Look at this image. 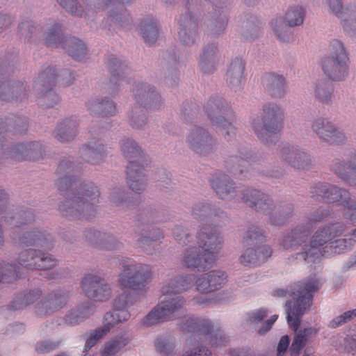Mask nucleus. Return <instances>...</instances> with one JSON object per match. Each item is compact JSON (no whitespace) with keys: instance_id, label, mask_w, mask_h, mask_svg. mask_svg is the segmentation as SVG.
Returning <instances> with one entry per match:
<instances>
[{"instance_id":"nucleus-1","label":"nucleus","mask_w":356,"mask_h":356,"mask_svg":"<svg viewBox=\"0 0 356 356\" xmlns=\"http://www.w3.org/2000/svg\"><path fill=\"white\" fill-rule=\"evenodd\" d=\"M75 172V165L70 160H63L58 165L56 185L66 196L59 204V211L70 219L89 220L97 214L100 191L92 182H79Z\"/></svg>"},{"instance_id":"nucleus-2","label":"nucleus","mask_w":356,"mask_h":356,"mask_svg":"<svg viewBox=\"0 0 356 356\" xmlns=\"http://www.w3.org/2000/svg\"><path fill=\"white\" fill-rule=\"evenodd\" d=\"M4 221L13 225L10 237L13 242L23 248L35 247L44 250L53 248L52 238L46 232L33 229L25 231V226L34 220L30 210H20L12 216L3 217ZM18 263L21 266L37 270H47L57 264V260L51 254L38 249H27L20 252Z\"/></svg>"},{"instance_id":"nucleus-3","label":"nucleus","mask_w":356,"mask_h":356,"mask_svg":"<svg viewBox=\"0 0 356 356\" xmlns=\"http://www.w3.org/2000/svg\"><path fill=\"white\" fill-rule=\"evenodd\" d=\"M173 235L179 244L188 245L181 259V264L197 271H204L211 266L222 242L220 234L210 225L200 227L195 241L181 226L175 227Z\"/></svg>"},{"instance_id":"nucleus-4","label":"nucleus","mask_w":356,"mask_h":356,"mask_svg":"<svg viewBox=\"0 0 356 356\" xmlns=\"http://www.w3.org/2000/svg\"><path fill=\"white\" fill-rule=\"evenodd\" d=\"M194 275L178 276L168 282L162 287L165 297L145 316L143 324L152 325L159 321H169L174 318L175 313L181 310L185 305V300L179 296H172L187 290L195 280Z\"/></svg>"},{"instance_id":"nucleus-5","label":"nucleus","mask_w":356,"mask_h":356,"mask_svg":"<svg viewBox=\"0 0 356 356\" xmlns=\"http://www.w3.org/2000/svg\"><path fill=\"white\" fill-rule=\"evenodd\" d=\"M346 229V225L342 222H334L325 225L317 229L311 237L305 242V245H297L293 248H284L288 250L297 251L291 256L292 261H305L307 264L315 263L323 252H320L319 248L330 243L336 237L341 235Z\"/></svg>"},{"instance_id":"nucleus-6","label":"nucleus","mask_w":356,"mask_h":356,"mask_svg":"<svg viewBox=\"0 0 356 356\" xmlns=\"http://www.w3.org/2000/svg\"><path fill=\"white\" fill-rule=\"evenodd\" d=\"M319 289L318 280L314 277L309 278L305 283L299 286L297 291L288 289H278L273 291V296L284 297L289 295L293 296V305L291 307L289 301L286 302L287 307V322L290 327L295 330L300 327L302 314L309 309L312 303V293Z\"/></svg>"},{"instance_id":"nucleus-7","label":"nucleus","mask_w":356,"mask_h":356,"mask_svg":"<svg viewBox=\"0 0 356 356\" xmlns=\"http://www.w3.org/2000/svg\"><path fill=\"white\" fill-rule=\"evenodd\" d=\"M241 199L257 212L268 216L269 222L273 225H284L293 211L291 203L282 202L275 205L268 195L256 189L245 190Z\"/></svg>"},{"instance_id":"nucleus-8","label":"nucleus","mask_w":356,"mask_h":356,"mask_svg":"<svg viewBox=\"0 0 356 356\" xmlns=\"http://www.w3.org/2000/svg\"><path fill=\"white\" fill-rule=\"evenodd\" d=\"M263 115L252 118L250 124L257 138L266 145L274 143L284 127V113L282 107L273 102L262 106Z\"/></svg>"},{"instance_id":"nucleus-9","label":"nucleus","mask_w":356,"mask_h":356,"mask_svg":"<svg viewBox=\"0 0 356 356\" xmlns=\"http://www.w3.org/2000/svg\"><path fill=\"white\" fill-rule=\"evenodd\" d=\"M131 0H85L86 17L90 14L107 11L108 15L103 25L109 30L117 31L129 29L132 24L130 14L123 6Z\"/></svg>"},{"instance_id":"nucleus-10","label":"nucleus","mask_w":356,"mask_h":356,"mask_svg":"<svg viewBox=\"0 0 356 356\" xmlns=\"http://www.w3.org/2000/svg\"><path fill=\"white\" fill-rule=\"evenodd\" d=\"M199 110L193 103H187L184 106V120L191 124L186 135V143L193 152L207 155L214 149L216 140L206 129L196 124L200 122Z\"/></svg>"},{"instance_id":"nucleus-11","label":"nucleus","mask_w":356,"mask_h":356,"mask_svg":"<svg viewBox=\"0 0 356 356\" xmlns=\"http://www.w3.org/2000/svg\"><path fill=\"white\" fill-rule=\"evenodd\" d=\"M133 93L136 102L129 114V123L132 128L139 129L147 122L145 111L159 110L163 107V102L154 87L146 83H136Z\"/></svg>"},{"instance_id":"nucleus-12","label":"nucleus","mask_w":356,"mask_h":356,"mask_svg":"<svg viewBox=\"0 0 356 356\" xmlns=\"http://www.w3.org/2000/svg\"><path fill=\"white\" fill-rule=\"evenodd\" d=\"M310 193L318 201L343 206V218L353 224L356 223V201H351L348 190L329 183L318 182L311 186ZM353 234L356 236V228L353 231Z\"/></svg>"},{"instance_id":"nucleus-13","label":"nucleus","mask_w":356,"mask_h":356,"mask_svg":"<svg viewBox=\"0 0 356 356\" xmlns=\"http://www.w3.org/2000/svg\"><path fill=\"white\" fill-rule=\"evenodd\" d=\"M121 151L129 161L127 168V179L129 187L133 191L140 193L147 186V178L143 166L138 162L141 157V148L131 138H123L120 142Z\"/></svg>"},{"instance_id":"nucleus-14","label":"nucleus","mask_w":356,"mask_h":356,"mask_svg":"<svg viewBox=\"0 0 356 356\" xmlns=\"http://www.w3.org/2000/svg\"><path fill=\"white\" fill-rule=\"evenodd\" d=\"M349 56L343 44L333 40L330 44V54L322 58L321 70L326 78L332 81H343L349 75Z\"/></svg>"},{"instance_id":"nucleus-15","label":"nucleus","mask_w":356,"mask_h":356,"mask_svg":"<svg viewBox=\"0 0 356 356\" xmlns=\"http://www.w3.org/2000/svg\"><path fill=\"white\" fill-rule=\"evenodd\" d=\"M162 221L161 212L155 208L146 207L135 218V238L138 245L149 252V247L163 238L159 229L152 227V224Z\"/></svg>"},{"instance_id":"nucleus-16","label":"nucleus","mask_w":356,"mask_h":356,"mask_svg":"<svg viewBox=\"0 0 356 356\" xmlns=\"http://www.w3.org/2000/svg\"><path fill=\"white\" fill-rule=\"evenodd\" d=\"M204 110L212 125L220 130L227 140L236 135V129L232 122L234 118V112L223 98H211Z\"/></svg>"},{"instance_id":"nucleus-17","label":"nucleus","mask_w":356,"mask_h":356,"mask_svg":"<svg viewBox=\"0 0 356 356\" xmlns=\"http://www.w3.org/2000/svg\"><path fill=\"white\" fill-rule=\"evenodd\" d=\"M330 215V210L324 207H319L306 217L305 222L298 225L288 232L282 240L283 248H293L297 245H305L314 227L327 220Z\"/></svg>"},{"instance_id":"nucleus-18","label":"nucleus","mask_w":356,"mask_h":356,"mask_svg":"<svg viewBox=\"0 0 356 356\" xmlns=\"http://www.w3.org/2000/svg\"><path fill=\"white\" fill-rule=\"evenodd\" d=\"M120 266L121 273L118 282L122 288L138 290L144 287L151 280L152 270L148 265L123 258L120 260Z\"/></svg>"},{"instance_id":"nucleus-19","label":"nucleus","mask_w":356,"mask_h":356,"mask_svg":"<svg viewBox=\"0 0 356 356\" xmlns=\"http://www.w3.org/2000/svg\"><path fill=\"white\" fill-rule=\"evenodd\" d=\"M44 40L48 47H61L74 60H81L86 55L87 49L84 42L75 37L63 36L58 23H54L44 33Z\"/></svg>"},{"instance_id":"nucleus-20","label":"nucleus","mask_w":356,"mask_h":356,"mask_svg":"<svg viewBox=\"0 0 356 356\" xmlns=\"http://www.w3.org/2000/svg\"><path fill=\"white\" fill-rule=\"evenodd\" d=\"M184 332L192 333L194 339L197 337L200 340L207 342L211 346H219L227 342L222 330L214 329L211 321L198 318H189L182 325Z\"/></svg>"},{"instance_id":"nucleus-21","label":"nucleus","mask_w":356,"mask_h":356,"mask_svg":"<svg viewBox=\"0 0 356 356\" xmlns=\"http://www.w3.org/2000/svg\"><path fill=\"white\" fill-rule=\"evenodd\" d=\"M199 0H185V11L178 19L179 40L185 46L195 44L197 35L200 19L197 17Z\"/></svg>"},{"instance_id":"nucleus-22","label":"nucleus","mask_w":356,"mask_h":356,"mask_svg":"<svg viewBox=\"0 0 356 356\" xmlns=\"http://www.w3.org/2000/svg\"><path fill=\"white\" fill-rule=\"evenodd\" d=\"M56 85L55 71L51 68L42 70L35 81L38 94V104L41 107H53L60 102V97L53 90Z\"/></svg>"},{"instance_id":"nucleus-23","label":"nucleus","mask_w":356,"mask_h":356,"mask_svg":"<svg viewBox=\"0 0 356 356\" xmlns=\"http://www.w3.org/2000/svg\"><path fill=\"white\" fill-rule=\"evenodd\" d=\"M305 17V10L302 6H296L291 7L286 13L285 23L282 17H276L270 22V26L281 42H289L291 39V33L289 29L301 25Z\"/></svg>"},{"instance_id":"nucleus-24","label":"nucleus","mask_w":356,"mask_h":356,"mask_svg":"<svg viewBox=\"0 0 356 356\" xmlns=\"http://www.w3.org/2000/svg\"><path fill=\"white\" fill-rule=\"evenodd\" d=\"M310 127L313 133L322 143L330 145H343L347 140L345 133L325 118H315L312 120Z\"/></svg>"},{"instance_id":"nucleus-25","label":"nucleus","mask_w":356,"mask_h":356,"mask_svg":"<svg viewBox=\"0 0 356 356\" xmlns=\"http://www.w3.org/2000/svg\"><path fill=\"white\" fill-rule=\"evenodd\" d=\"M328 12L340 19L343 31L356 36V3L343 7V0H324Z\"/></svg>"},{"instance_id":"nucleus-26","label":"nucleus","mask_w":356,"mask_h":356,"mask_svg":"<svg viewBox=\"0 0 356 356\" xmlns=\"http://www.w3.org/2000/svg\"><path fill=\"white\" fill-rule=\"evenodd\" d=\"M107 65L111 74L107 90L111 96H115L124 83H131L129 76L131 74V71L127 65L121 62L113 55L107 58Z\"/></svg>"},{"instance_id":"nucleus-27","label":"nucleus","mask_w":356,"mask_h":356,"mask_svg":"<svg viewBox=\"0 0 356 356\" xmlns=\"http://www.w3.org/2000/svg\"><path fill=\"white\" fill-rule=\"evenodd\" d=\"M86 295L95 301H106L111 296V289L104 279L98 274L85 275L81 282Z\"/></svg>"},{"instance_id":"nucleus-28","label":"nucleus","mask_w":356,"mask_h":356,"mask_svg":"<svg viewBox=\"0 0 356 356\" xmlns=\"http://www.w3.org/2000/svg\"><path fill=\"white\" fill-rule=\"evenodd\" d=\"M280 158L290 166L298 170H307L312 165L310 155L297 145H283L280 149Z\"/></svg>"},{"instance_id":"nucleus-29","label":"nucleus","mask_w":356,"mask_h":356,"mask_svg":"<svg viewBox=\"0 0 356 356\" xmlns=\"http://www.w3.org/2000/svg\"><path fill=\"white\" fill-rule=\"evenodd\" d=\"M330 170L350 186H356V151L350 153L346 161L334 159Z\"/></svg>"},{"instance_id":"nucleus-30","label":"nucleus","mask_w":356,"mask_h":356,"mask_svg":"<svg viewBox=\"0 0 356 356\" xmlns=\"http://www.w3.org/2000/svg\"><path fill=\"white\" fill-rule=\"evenodd\" d=\"M253 163L252 153L246 149L239 150L238 155H231L225 161L227 170L234 177L243 179L247 177V168Z\"/></svg>"},{"instance_id":"nucleus-31","label":"nucleus","mask_w":356,"mask_h":356,"mask_svg":"<svg viewBox=\"0 0 356 356\" xmlns=\"http://www.w3.org/2000/svg\"><path fill=\"white\" fill-rule=\"evenodd\" d=\"M261 84L273 98L280 99L286 94V80L282 74L275 72L266 73L261 77Z\"/></svg>"},{"instance_id":"nucleus-32","label":"nucleus","mask_w":356,"mask_h":356,"mask_svg":"<svg viewBox=\"0 0 356 356\" xmlns=\"http://www.w3.org/2000/svg\"><path fill=\"white\" fill-rule=\"evenodd\" d=\"M210 184L216 194L222 200H230L237 196L234 183L224 173L215 172L210 178Z\"/></svg>"},{"instance_id":"nucleus-33","label":"nucleus","mask_w":356,"mask_h":356,"mask_svg":"<svg viewBox=\"0 0 356 356\" xmlns=\"http://www.w3.org/2000/svg\"><path fill=\"white\" fill-rule=\"evenodd\" d=\"M69 296L65 291H56L37 304L36 313L39 316L50 314L63 307L67 302Z\"/></svg>"},{"instance_id":"nucleus-34","label":"nucleus","mask_w":356,"mask_h":356,"mask_svg":"<svg viewBox=\"0 0 356 356\" xmlns=\"http://www.w3.org/2000/svg\"><path fill=\"white\" fill-rule=\"evenodd\" d=\"M226 280L227 275L224 271L211 270L197 279V290L209 293L222 287Z\"/></svg>"},{"instance_id":"nucleus-35","label":"nucleus","mask_w":356,"mask_h":356,"mask_svg":"<svg viewBox=\"0 0 356 356\" xmlns=\"http://www.w3.org/2000/svg\"><path fill=\"white\" fill-rule=\"evenodd\" d=\"M245 63L240 58L233 59L228 66L226 81L234 91L241 90L245 84Z\"/></svg>"},{"instance_id":"nucleus-36","label":"nucleus","mask_w":356,"mask_h":356,"mask_svg":"<svg viewBox=\"0 0 356 356\" xmlns=\"http://www.w3.org/2000/svg\"><path fill=\"white\" fill-rule=\"evenodd\" d=\"M220 60L218 46L215 43H208L202 48L199 60V67L204 74L213 73Z\"/></svg>"},{"instance_id":"nucleus-37","label":"nucleus","mask_w":356,"mask_h":356,"mask_svg":"<svg viewBox=\"0 0 356 356\" xmlns=\"http://www.w3.org/2000/svg\"><path fill=\"white\" fill-rule=\"evenodd\" d=\"M272 254V249L266 245L248 248L241 254L240 262L247 266H254L266 261Z\"/></svg>"},{"instance_id":"nucleus-38","label":"nucleus","mask_w":356,"mask_h":356,"mask_svg":"<svg viewBox=\"0 0 356 356\" xmlns=\"http://www.w3.org/2000/svg\"><path fill=\"white\" fill-rule=\"evenodd\" d=\"M81 153L83 159L92 165L100 164L106 155L105 145L99 138H93L83 145Z\"/></svg>"},{"instance_id":"nucleus-39","label":"nucleus","mask_w":356,"mask_h":356,"mask_svg":"<svg viewBox=\"0 0 356 356\" xmlns=\"http://www.w3.org/2000/svg\"><path fill=\"white\" fill-rule=\"evenodd\" d=\"M85 236L90 243L101 250H114L122 245L115 237L92 228L85 231Z\"/></svg>"},{"instance_id":"nucleus-40","label":"nucleus","mask_w":356,"mask_h":356,"mask_svg":"<svg viewBox=\"0 0 356 356\" xmlns=\"http://www.w3.org/2000/svg\"><path fill=\"white\" fill-rule=\"evenodd\" d=\"M86 107L92 116L109 117L117 113L115 104L106 97H92L86 102Z\"/></svg>"},{"instance_id":"nucleus-41","label":"nucleus","mask_w":356,"mask_h":356,"mask_svg":"<svg viewBox=\"0 0 356 356\" xmlns=\"http://www.w3.org/2000/svg\"><path fill=\"white\" fill-rule=\"evenodd\" d=\"M79 121L76 117L65 118L60 122L54 131V137L62 142L74 140L77 134Z\"/></svg>"},{"instance_id":"nucleus-42","label":"nucleus","mask_w":356,"mask_h":356,"mask_svg":"<svg viewBox=\"0 0 356 356\" xmlns=\"http://www.w3.org/2000/svg\"><path fill=\"white\" fill-rule=\"evenodd\" d=\"M291 328L293 330L296 334L291 346L290 352L291 356H298L300 350L305 346L307 341L317 334L318 330L314 327H307L302 330L297 329L296 330L293 327ZM298 328H299V327Z\"/></svg>"},{"instance_id":"nucleus-43","label":"nucleus","mask_w":356,"mask_h":356,"mask_svg":"<svg viewBox=\"0 0 356 356\" xmlns=\"http://www.w3.org/2000/svg\"><path fill=\"white\" fill-rule=\"evenodd\" d=\"M109 201L116 207L134 209L139 204L138 198H134L123 187H114L109 195Z\"/></svg>"},{"instance_id":"nucleus-44","label":"nucleus","mask_w":356,"mask_h":356,"mask_svg":"<svg viewBox=\"0 0 356 356\" xmlns=\"http://www.w3.org/2000/svg\"><path fill=\"white\" fill-rule=\"evenodd\" d=\"M192 215L200 221L211 222L216 218H223L225 213L219 209L207 203H199L192 209Z\"/></svg>"},{"instance_id":"nucleus-45","label":"nucleus","mask_w":356,"mask_h":356,"mask_svg":"<svg viewBox=\"0 0 356 356\" xmlns=\"http://www.w3.org/2000/svg\"><path fill=\"white\" fill-rule=\"evenodd\" d=\"M95 312L92 303L87 302L71 310L65 317L66 323L74 325L83 321Z\"/></svg>"},{"instance_id":"nucleus-46","label":"nucleus","mask_w":356,"mask_h":356,"mask_svg":"<svg viewBox=\"0 0 356 356\" xmlns=\"http://www.w3.org/2000/svg\"><path fill=\"white\" fill-rule=\"evenodd\" d=\"M129 342L127 334L117 335L107 341L101 350L102 356H115Z\"/></svg>"},{"instance_id":"nucleus-47","label":"nucleus","mask_w":356,"mask_h":356,"mask_svg":"<svg viewBox=\"0 0 356 356\" xmlns=\"http://www.w3.org/2000/svg\"><path fill=\"white\" fill-rule=\"evenodd\" d=\"M140 35L144 41L149 44H154L159 37L158 24L155 19L148 17L143 19L140 25Z\"/></svg>"},{"instance_id":"nucleus-48","label":"nucleus","mask_w":356,"mask_h":356,"mask_svg":"<svg viewBox=\"0 0 356 356\" xmlns=\"http://www.w3.org/2000/svg\"><path fill=\"white\" fill-rule=\"evenodd\" d=\"M356 236L351 234V237L337 239L331 241L329 245L323 248V256L329 257L332 254H341L350 249L356 243Z\"/></svg>"},{"instance_id":"nucleus-49","label":"nucleus","mask_w":356,"mask_h":356,"mask_svg":"<svg viewBox=\"0 0 356 356\" xmlns=\"http://www.w3.org/2000/svg\"><path fill=\"white\" fill-rule=\"evenodd\" d=\"M334 88L325 79L318 80L315 83L314 96L315 99L323 104H328L332 101Z\"/></svg>"},{"instance_id":"nucleus-50","label":"nucleus","mask_w":356,"mask_h":356,"mask_svg":"<svg viewBox=\"0 0 356 356\" xmlns=\"http://www.w3.org/2000/svg\"><path fill=\"white\" fill-rule=\"evenodd\" d=\"M41 295L42 291L40 289L31 291L26 294H20L8 306L9 309L11 310L22 309L36 301Z\"/></svg>"},{"instance_id":"nucleus-51","label":"nucleus","mask_w":356,"mask_h":356,"mask_svg":"<svg viewBox=\"0 0 356 356\" xmlns=\"http://www.w3.org/2000/svg\"><path fill=\"white\" fill-rule=\"evenodd\" d=\"M131 314L128 309H113L112 312H106L104 316V325L109 327V331L116 324L127 321Z\"/></svg>"},{"instance_id":"nucleus-52","label":"nucleus","mask_w":356,"mask_h":356,"mask_svg":"<svg viewBox=\"0 0 356 356\" xmlns=\"http://www.w3.org/2000/svg\"><path fill=\"white\" fill-rule=\"evenodd\" d=\"M19 267L16 265L0 262V282H12L20 277L19 275Z\"/></svg>"},{"instance_id":"nucleus-53","label":"nucleus","mask_w":356,"mask_h":356,"mask_svg":"<svg viewBox=\"0 0 356 356\" xmlns=\"http://www.w3.org/2000/svg\"><path fill=\"white\" fill-rule=\"evenodd\" d=\"M7 92H1L0 98L3 101H9L15 99V101H22L23 98L26 96V87L22 82H17L13 87L11 95H10V90L8 89Z\"/></svg>"},{"instance_id":"nucleus-54","label":"nucleus","mask_w":356,"mask_h":356,"mask_svg":"<svg viewBox=\"0 0 356 356\" xmlns=\"http://www.w3.org/2000/svg\"><path fill=\"white\" fill-rule=\"evenodd\" d=\"M109 327L105 326L97 327L90 332L88 337L86 339L84 352L88 351L92 348L100 339L109 332Z\"/></svg>"},{"instance_id":"nucleus-55","label":"nucleus","mask_w":356,"mask_h":356,"mask_svg":"<svg viewBox=\"0 0 356 356\" xmlns=\"http://www.w3.org/2000/svg\"><path fill=\"white\" fill-rule=\"evenodd\" d=\"M264 238V232L260 228L252 225L247 231L243 244L244 246L255 245L258 242H262Z\"/></svg>"},{"instance_id":"nucleus-56","label":"nucleus","mask_w":356,"mask_h":356,"mask_svg":"<svg viewBox=\"0 0 356 356\" xmlns=\"http://www.w3.org/2000/svg\"><path fill=\"white\" fill-rule=\"evenodd\" d=\"M56 1L68 13L75 16H82L83 10L76 0H56Z\"/></svg>"},{"instance_id":"nucleus-57","label":"nucleus","mask_w":356,"mask_h":356,"mask_svg":"<svg viewBox=\"0 0 356 356\" xmlns=\"http://www.w3.org/2000/svg\"><path fill=\"white\" fill-rule=\"evenodd\" d=\"M51 68L55 71L56 74V83L58 82L63 86H69L73 83L74 81V74L67 70H63L60 72V74L58 76L56 74V70L55 67L52 66H47L43 70H47L48 68Z\"/></svg>"},{"instance_id":"nucleus-58","label":"nucleus","mask_w":356,"mask_h":356,"mask_svg":"<svg viewBox=\"0 0 356 356\" xmlns=\"http://www.w3.org/2000/svg\"><path fill=\"white\" fill-rule=\"evenodd\" d=\"M356 316V309L344 312L343 314L334 318L329 323V327L336 328L350 321Z\"/></svg>"},{"instance_id":"nucleus-59","label":"nucleus","mask_w":356,"mask_h":356,"mask_svg":"<svg viewBox=\"0 0 356 356\" xmlns=\"http://www.w3.org/2000/svg\"><path fill=\"white\" fill-rule=\"evenodd\" d=\"M19 29L22 35L31 38L34 35L37 34V31H39V27L38 25H35L32 22L26 21L19 24Z\"/></svg>"},{"instance_id":"nucleus-60","label":"nucleus","mask_w":356,"mask_h":356,"mask_svg":"<svg viewBox=\"0 0 356 356\" xmlns=\"http://www.w3.org/2000/svg\"><path fill=\"white\" fill-rule=\"evenodd\" d=\"M130 298V293H122L115 299L113 304L114 309H127L128 307L132 304Z\"/></svg>"},{"instance_id":"nucleus-61","label":"nucleus","mask_w":356,"mask_h":356,"mask_svg":"<svg viewBox=\"0 0 356 356\" xmlns=\"http://www.w3.org/2000/svg\"><path fill=\"white\" fill-rule=\"evenodd\" d=\"M58 342L45 341L37 343L35 349L38 353H46L54 350L58 346Z\"/></svg>"},{"instance_id":"nucleus-62","label":"nucleus","mask_w":356,"mask_h":356,"mask_svg":"<svg viewBox=\"0 0 356 356\" xmlns=\"http://www.w3.org/2000/svg\"><path fill=\"white\" fill-rule=\"evenodd\" d=\"M268 315V311L265 309H259L253 311L250 315V321L256 323L263 321Z\"/></svg>"},{"instance_id":"nucleus-63","label":"nucleus","mask_w":356,"mask_h":356,"mask_svg":"<svg viewBox=\"0 0 356 356\" xmlns=\"http://www.w3.org/2000/svg\"><path fill=\"white\" fill-rule=\"evenodd\" d=\"M156 350L163 354L168 355L172 350V345L165 339H157L156 343Z\"/></svg>"},{"instance_id":"nucleus-64","label":"nucleus","mask_w":356,"mask_h":356,"mask_svg":"<svg viewBox=\"0 0 356 356\" xmlns=\"http://www.w3.org/2000/svg\"><path fill=\"white\" fill-rule=\"evenodd\" d=\"M211 352L209 349L197 347L191 350L186 351L182 356H211Z\"/></svg>"}]
</instances>
